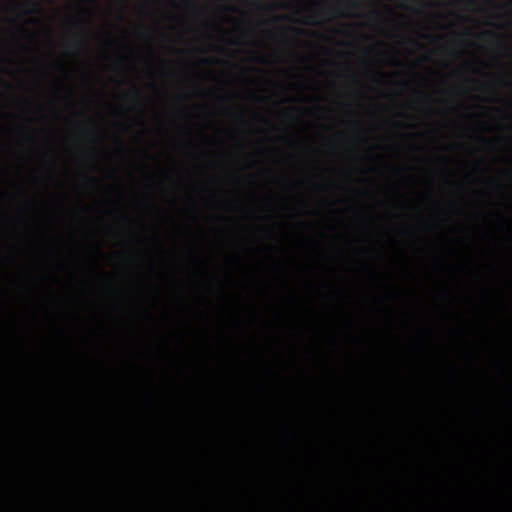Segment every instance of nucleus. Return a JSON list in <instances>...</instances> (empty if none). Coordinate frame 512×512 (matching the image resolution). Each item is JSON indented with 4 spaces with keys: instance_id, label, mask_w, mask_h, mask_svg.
Returning a JSON list of instances; mask_svg holds the SVG:
<instances>
[{
    "instance_id": "nucleus-7",
    "label": "nucleus",
    "mask_w": 512,
    "mask_h": 512,
    "mask_svg": "<svg viewBox=\"0 0 512 512\" xmlns=\"http://www.w3.org/2000/svg\"><path fill=\"white\" fill-rule=\"evenodd\" d=\"M122 2H126V0H121Z\"/></svg>"
},
{
    "instance_id": "nucleus-1",
    "label": "nucleus",
    "mask_w": 512,
    "mask_h": 512,
    "mask_svg": "<svg viewBox=\"0 0 512 512\" xmlns=\"http://www.w3.org/2000/svg\"><path fill=\"white\" fill-rule=\"evenodd\" d=\"M32 4V7H30L29 9H27V11H25V15H30V14H34L38 11H40V5L39 3L37 2H32L30 3Z\"/></svg>"
},
{
    "instance_id": "nucleus-5",
    "label": "nucleus",
    "mask_w": 512,
    "mask_h": 512,
    "mask_svg": "<svg viewBox=\"0 0 512 512\" xmlns=\"http://www.w3.org/2000/svg\"><path fill=\"white\" fill-rule=\"evenodd\" d=\"M205 62H208V63H214V62H215V60H213V59H206V60H205Z\"/></svg>"
},
{
    "instance_id": "nucleus-4",
    "label": "nucleus",
    "mask_w": 512,
    "mask_h": 512,
    "mask_svg": "<svg viewBox=\"0 0 512 512\" xmlns=\"http://www.w3.org/2000/svg\"><path fill=\"white\" fill-rule=\"evenodd\" d=\"M227 10H228V11L235 12V11H236V8H234V7H229V8H227Z\"/></svg>"
},
{
    "instance_id": "nucleus-8",
    "label": "nucleus",
    "mask_w": 512,
    "mask_h": 512,
    "mask_svg": "<svg viewBox=\"0 0 512 512\" xmlns=\"http://www.w3.org/2000/svg\"><path fill=\"white\" fill-rule=\"evenodd\" d=\"M511 3H512V1H511Z\"/></svg>"
},
{
    "instance_id": "nucleus-2",
    "label": "nucleus",
    "mask_w": 512,
    "mask_h": 512,
    "mask_svg": "<svg viewBox=\"0 0 512 512\" xmlns=\"http://www.w3.org/2000/svg\"><path fill=\"white\" fill-rule=\"evenodd\" d=\"M350 8L357 9L359 8V3L356 0H350Z\"/></svg>"
},
{
    "instance_id": "nucleus-3",
    "label": "nucleus",
    "mask_w": 512,
    "mask_h": 512,
    "mask_svg": "<svg viewBox=\"0 0 512 512\" xmlns=\"http://www.w3.org/2000/svg\"><path fill=\"white\" fill-rule=\"evenodd\" d=\"M481 35H483V37H495V35H494V34H492V32H490V31H488V32H483V34H481Z\"/></svg>"
},
{
    "instance_id": "nucleus-6",
    "label": "nucleus",
    "mask_w": 512,
    "mask_h": 512,
    "mask_svg": "<svg viewBox=\"0 0 512 512\" xmlns=\"http://www.w3.org/2000/svg\"><path fill=\"white\" fill-rule=\"evenodd\" d=\"M133 93H135L136 96H139V92L137 90L133 91Z\"/></svg>"
}]
</instances>
